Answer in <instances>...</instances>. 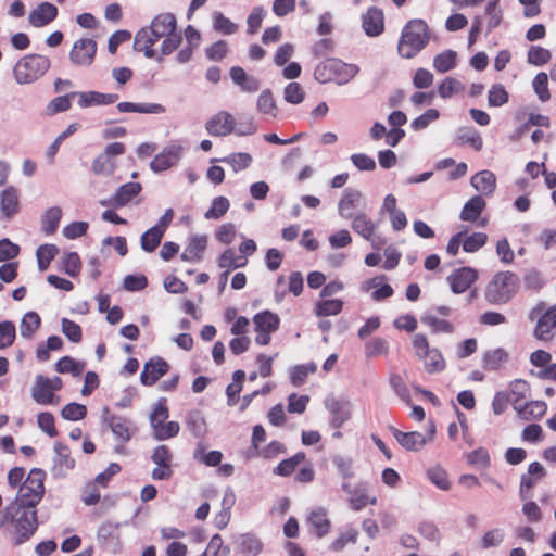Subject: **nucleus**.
<instances>
[{"label": "nucleus", "instance_id": "1", "mask_svg": "<svg viewBox=\"0 0 556 556\" xmlns=\"http://www.w3.org/2000/svg\"><path fill=\"white\" fill-rule=\"evenodd\" d=\"M177 29L176 17L173 13H160L151 22L150 26L137 31L134 40V49L143 52L144 56H155L153 46L164 36L170 35Z\"/></svg>", "mask_w": 556, "mask_h": 556}, {"label": "nucleus", "instance_id": "2", "mask_svg": "<svg viewBox=\"0 0 556 556\" xmlns=\"http://www.w3.org/2000/svg\"><path fill=\"white\" fill-rule=\"evenodd\" d=\"M7 518H9L7 530L12 543L16 546L30 540L39 527L37 509L17 504L9 503L7 505Z\"/></svg>", "mask_w": 556, "mask_h": 556}, {"label": "nucleus", "instance_id": "3", "mask_svg": "<svg viewBox=\"0 0 556 556\" xmlns=\"http://www.w3.org/2000/svg\"><path fill=\"white\" fill-rule=\"evenodd\" d=\"M430 38V28L424 20L413 18L408 21L401 33L397 45L399 54L404 59L416 56L427 47Z\"/></svg>", "mask_w": 556, "mask_h": 556}, {"label": "nucleus", "instance_id": "4", "mask_svg": "<svg viewBox=\"0 0 556 556\" xmlns=\"http://www.w3.org/2000/svg\"><path fill=\"white\" fill-rule=\"evenodd\" d=\"M359 72L355 64L344 63L340 59L330 58L320 62L314 71V77L321 84L334 81L344 85L351 81Z\"/></svg>", "mask_w": 556, "mask_h": 556}, {"label": "nucleus", "instance_id": "5", "mask_svg": "<svg viewBox=\"0 0 556 556\" xmlns=\"http://www.w3.org/2000/svg\"><path fill=\"white\" fill-rule=\"evenodd\" d=\"M46 472L34 468L29 471L24 482L20 485L15 498L11 502L20 506L37 509L45 495Z\"/></svg>", "mask_w": 556, "mask_h": 556}, {"label": "nucleus", "instance_id": "6", "mask_svg": "<svg viewBox=\"0 0 556 556\" xmlns=\"http://www.w3.org/2000/svg\"><path fill=\"white\" fill-rule=\"evenodd\" d=\"M517 288L518 277L515 273L498 271L486 285L484 298L490 304H505L514 296Z\"/></svg>", "mask_w": 556, "mask_h": 556}, {"label": "nucleus", "instance_id": "7", "mask_svg": "<svg viewBox=\"0 0 556 556\" xmlns=\"http://www.w3.org/2000/svg\"><path fill=\"white\" fill-rule=\"evenodd\" d=\"M529 319H536L533 337L543 343L554 340L556 337V303L545 308V303H538L529 313Z\"/></svg>", "mask_w": 556, "mask_h": 556}, {"label": "nucleus", "instance_id": "8", "mask_svg": "<svg viewBox=\"0 0 556 556\" xmlns=\"http://www.w3.org/2000/svg\"><path fill=\"white\" fill-rule=\"evenodd\" d=\"M50 59L41 54H28L16 62L13 75L18 84H30L43 76L50 68Z\"/></svg>", "mask_w": 556, "mask_h": 556}, {"label": "nucleus", "instance_id": "9", "mask_svg": "<svg viewBox=\"0 0 556 556\" xmlns=\"http://www.w3.org/2000/svg\"><path fill=\"white\" fill-rule=\"evenodd\" d=\"M63 387V381L60 377L53 378L43 375H37L35 382L31 387V397L40 405H55L60 403V396L55 394Z\"/></svg>", "mask_w": 556, "mask_h": 556}, {"label": "nucleus", "instance_id": "10", "mask_svg": "<svg viewBox=\"0 0 556 556\" xmlns=\"http://www.w3.org/2000/svg\"><path fill=\"white\" fill-rule=\"evenodd\" d=\"M103 419L110 427L112 433L115 437V441L117 442L115 447L116 453L125 454V445L130 441L136 431V428L131 426L130 420H128L126 417L112 415L108 407L103 409Z\"/></svg>", "mask_w": 556, "mask_h": 556}, {"label": "nucleus", "instance_id": "11", "mask_svg": "<svg viewBox=\"0 0 556 556\" xmlns=\"http://www.w3.org/2000/svg\"><path fill=\"white\" fill-rule=\"evenodd\" d=\"M253 324L256 332L255 342L258 345H268L271 334L279 328L280 319L277 314L270 311H263L254 315Z\"/></svg>", "mask_w": 556, "mask_h": 556}, {"label": "nucleus", "instance_id": "12", "mask_svg": "<svg viewBox=\"0 0 556 556\" xmlns=\"http://www.w3.org/2000/svg\"><path fill=\"white\" fill-rule=\"evenodd\" d=\"M173 459L174 455L167 445H157L153 448L151 460L156 465L151 472L153 480H169L173 475Z\"/></svg>", "mask_w": 556, "mask_h": 556}, {"label": "nucleus", "instance_id": "13", "mask_svg": "<svg viewBox=\"0 0 556 556\" xmlns=\"http://www.w3.org/2000/svg\"><path fill=\"white\" fill-rule=\"evenodd\" d=\"M98 46L91 38L76 40L70 51V61L74 66L89 67L96 59Z\"/></svg>", "mask_w": 556, "mask_h": 556}, {"label": "nucleus", "instance_id": "14", "mask_svg": "<svg viewBox=\"0 0 556 556\" xmlns=\"http://www.w3.org/2000/svg\"><path fill=\"white\" fill-rule=\"evenodd\" d=\"M362 27L369 37H377L384 31V14L378 7H369L362 15Z\"/></svg>", "mask_w": 556, "mask_h": 556}, {"label": "nucleus", "instance_id": "15", "mask_svg": "<svg viewBox=\"0 0 556 556\" xmlns=\"http://www.w3.org/2000/svg\"><path fill=\"white\" fill-rule=\"evenodd\" d=\"M205 128L212 136L224 137L235 130V119L230 113L220 111L206 122Z\"/></svg>", "mask_w": 556, "mask_h": 556}, {"label": "nucleus", "instance_id": "16", "mask_svg": "<svg viewBox=\"0 0 556 556\" xmlns=\"http://www.w3.org/2000/svg\"><path fill=\"white\" fill-rule=\"evenodd\" d=\"M478 271L471 267H462L455 269L448 277L447 281L452 291L456 294L464 293L477 280Z\"/></svg>", "mask_w": 556, "mask_h": 556}, {"label": "nucleus", "instance_id": "17", "mask_svg": "<svg viewBox=\"0 0 556 556\" xmlns=\"http://www.w3.org/2000/svg\"><path fill=\"white\" fill-rule=\"evenodd\" d=\"M139 182H127L122 185L116 192L108 200L100 201L102 206L122 207L128 204L141 191Z\"/></svg>", "mask_w": 556, "mask_h": 556}, {"label": "nucleus", "instance_id": "18", "mask_svg": "<svg viewBox=\"0 0 556 556\" xmlns=\"http://www.w3.org/2000/svg\"><path fill=\"white\" fill-rule=\"evenodd\" d=\"M169 369L168 363L162 357H153L149 359L140 374V381L143 386L154 384Z\"/></svg>", "mask_w": 556, "mask_h": 556}, {"label": "nucleus", "instance_id": "19", "mask_svg": "<svg viewBox=\"0 0 556 556\" xmlns=\"http://www.w3.org/2000/svg\"><path fill=\"white\" fill-rule=\"evenodd\" d=\"M509 362V353L504 348L485 350L481 355V367L485 371H498Z\"/></svg>", "mask_w": 556, "mask_h": 556}, {"label": "nucleus", "instance_id": "20", "mask_svg": "<svg viewBox=\"0 0 556 556\" xmlns=\"http://www.w3.org/2000/svg\"><path fill=\"white\" fill-rule=\"evenodd\" d=\"M207 247V237L205 235L193 236L189 239L180 258L185 262L197 263L203 258Z\"/></svg>", "mask_w": 556, "mask_h": 556}, {"label": "nucleus", "instance_id": "21", "mask_svg": "<svg viewBox=\"0 0 556 556\" xmlns=\"http://www.w3.org/2000/svg\"><path fill=\"white\" fill-rule=\"evenodd\" d=\"M76 97L78 98V105L80 108L109 105L115 103L119 98L116 93H102L99 91H76Z\"/></svg>", "mask_w": 556, "mask_h": 556}, {"label": "nucleus", "instance_id": "22", "mask_svg": "<svg viewBox=\"0 0 556 556\" xmlns=\"http://www.w3.org/2000/svg\"><path fill=\"white\" fill-rule=\"evenodd\" d=\"M54 451L56 456L54 458L52 471L58 476H65L68 470L75 467V459L71 455L70 447L61 442H56L54 444Z\"/></svg>", "mask_w": 556, "mask_h": 556}, {"label": "nucleus", "instance_id": "23", "mask_svg": "<svg viewBox=\"0 0 556 556\" xmlns=\"http://www.w3.org/2000/svg\"><path fill=\"white\" fill-rule=\"evenodd\" d=\"M248 258L245 256L236 255L232 249H226L218 257L217 265L222 273V278L228 280L231 270L247 266Z\"/></svg>", "mask_w": 556, "mask_h": 556}, {"label": "nucleus", "instance_id": "24", "mask_svg": "<svg viewBox=\"0 0 556 556\" xmlns=\"http://www.w3.org/2000/svg\"><path fill=\"white\" fill-rule=\"evenodd\" d=\"M392 434L399 444L407 451H418L427 443V438L418 431L403 432L393 428Z\"/></svg>", "mask_w": 556, "mask_h": 556}, {"label": "nucleus", "instance_id": "25", "mask_svg": "<svg viewBox=\"0 0 556 556\" xmlns=\"http://www.w3.org/2000/svg\"><path fill=\"white\" fill-rule=\"evenodd\" d=\"M58 16V8L50 2L40 3L29 14V23L35 27H42L51 23Z\"/></svg>", "mask_w": 556, "mask_h": 556}, {"label": "nucleus", "instance_id": "26", "mask_svg": "<svg viewBox=\"0 0 556 556\" xmlns=\"http://www.w3.org/2000/svg\"><path fill=\"white\" fill-rule=\"evenodd\" d=\"M180 157V148H172L156 154L150 163L153 172H164L176 165Z\"/></svg>", "mask_w": 556, "mask_h": 556}, {"label": "nucleus", "instance_id": "27", "mask_svg": "<svg viewBox=\"0 0 556 556\" xmlns=\"http://www.w3.org/2000/svg\"><path fill=\"white\" fill-rule=\"evenodd\" d=\"M0 211L4 218L10 219L20 211L18 193L14 187H8L0 194Z\"/></svg>", "mask_w": 556, "mask_h": 556}, {"label": "nucleus", "instance_id": "28", "mask_svg": "<svg viewBox=\"0 0 556 556\" xmlns=\"http://www.w3.org/2000/svg\"><path fill=\"white\" fill-rule=\"evenodd\" d=\"M362 200L363 194L361 191L346 189L338 204L339 214L344 218H351Z\"/></svg>", "mask_w": 556, "mask_h": 556}, {"label": "nucleus", "instance_id": "29", "mask_svg": "<svg viewBox=\"0 0 556 556\" xmlns=\"http://www.w3.org/2000/svg\"><path fill=\"white\" fill-rule=\"evenodd\" d=\"M547 409L544 401H530L525 404H515V410L523 420H533L542 418Z\"/></svg>", "mask_w": 556, "mask_h": 556}, {"label": "nucleus", "instance_id": "30", "mask_svg": "<svg viewBox=\"0 0 556 556\" xmlns=\"http://www.w3.org/2000/svg\"><path fill=\"white\" fill-rule=\"evenodd\" d=\"M116 109L121 113L161 114L165 112V106L159 103L119 102Z\"/></svg>", "mask_w": 556, "mask_h": 556}, {"label": "nucleus", "instance_id": "31", "mask_svg": "<svg viewBox=\"0 0 556 556\" xmlns=\"http://www.w3.org/2000/svg\"><path fill=\"white\" fill-rule=\"evenodd\" d=\"M486 202L481 195L470 198L464 205L459 218L464 222H476L484 211Z\"/></svg>", "mask_w": 556, "mask_h": 556}, {"label": "nucleus", "instance_id": "32", "mask_svg": "<svg viewBox=\"0 0 556 556\" xmlns=\"http://www.w3.org/2000/svg\"><path fill=\"white\" fill-rule=\"evenodd\" d=\"M230 78L238 85L241 90L247 92H255L260 88L258 80L253 76H248L245 71L240 66H232L230 68Z\"/></svg>", "mask_w": 556, "mask_h": 556}, {"label": "nucleus", "instance_id": "33", "mask_svg": "<svg viewBox=\"0 0 556 556\" xmlns=\"http://www.w3.org/2000/svg\"><path fill=\"white\" fill-rule=\"evenodd\" d=\"M230 78L238 85L241 90L247 92H255L260 88L258 80L253 76H248L245 71L240 66H232L230 68Z\"/></svg>", "mask_w": 556, "mask_h": 556}, {"label": "nucleus", "instance_id": "34", "mask_svg": "<svg viewBox=\"0 0 556 556\" xmlns=\"http://www.w3.org/2000/svg\"><path fill=\"white\" fill-rule=\"evenodd\" d=\"M230 78L238 85L241 90L247 92H255L260 88L258 80L253 76H248L245 71L240 66H232L230 68Z\"/></svg>", "mask_w": 556, "mask_h": 556}, {"label": "nucleus", "instance_id": "35", "mask_svg": "<svg viewBox=\"0 0 556 556\" xmlns=\"http://www.w3.org/2000/svg\"><path fill=\"white\" fill-rule=\"evenodd\" d=\"M230 78L238 85L241 90L247 92H255L260 88L258 80L253 76H248L245 71L240 66H232L230 68Z\"/></svg>", "mask_w": 556, "mask_h": 556}, {"label": "nucleus", "instance_id": "36", "mask_svg": "<svg viewBox=\"0 0 556 556\" xmlns=\"http://www.w3.org/2000/svg\"><path fill=\"white\" fill-rule=\"evenodd\" d=\"M472 187L484 195H490L496 187L495 175L490 170H481L471 177Z\"/></svg>", "mask_w": 556, "mask_h": 556}, {"label": "nucleus", "instance_id": "37", "mask_svg": "<svg viewBox=\"0 0 556 556\" xmlns=\"http://www.w3.org/2000/svg\"><path fill=\"white\" fill-rule=\"evenodd\" d=\"M306 459L304 452H298L293 456L281 460L274 469V475L280 477H290L300 464H303Z\"/></svg>", "mask_w": 556, "mask_h": 556}, {"label": "nucleus", "instance_id": "38", "mask_svg": "<svg viewBox=\"0 0 556 556\" xmlns=\"http://www.w3.org/2000/svg\"><path fill=\"white\" fill-rule=\"evenodd\" d=\"M308 522L318 538L326 535L331 527L327 513L323 508H317L309 514Z\"/></svg>", "mask_w": 556, "mask_h": 556}, {"label": "nucleus", "instance_id": "39", "mask_svg": "<svg viewBox=\"0 0 556 556\" xmlns=\"http://www.w3.org/2000/svg\"><path fill=\"white\" fill-rule=\"evenodd\" d=\"M352 229L366 240H371L376 225L365 213H359L352 220Z\"/></svg>", "mask_w": 556, "mask_h": 556}, {"label": "nucleus", "instance_id": "40", "mask_svg": "<svg viewBox=\"0 0 556 556\" xmlns=\"http://www.w3.org/2000/svg\"><path fill=\"white\" fill-rule=\"evenodd\" d=\"M316 302L315 315L318 317L336 316L343 309V301L340 299H326Z\"/></svg>", "mask_w": 556, "mask_h": 556}, {"label": "nucleus", "instance_id": "41", "mask_svg": "<svg viewBox=\"0 0 556 556\" xmlns=\"http://www.w3.org/2000/svg\"><path fill=\"white\" fill-rule=\"evenodd\" d=\"M85 367V362L76 361L71 356H63L55 364V370L58 372L72 374L74 377L80 376Z\"/></svg>", "mask_w": 556, "mask_h": 556}, {"label": "nucleus", "instance_id": "42", "mask_svg": "<svg viewBox=\"0 0 556 556\" xmlns=\"http://www.w3.org/2000/svg\"><path fill=\"white\" fill-rule=\"evenodd\" d=\"M62 211L58 206L50 207L46 211L41 219V229L47 236L53 235L60 224Z\"/></svg>", "mask_w": 556, "mask_h": 556}, {"label": "nucleus", "instance_id": "43", "mask_svg": "<svg viewBox=\"0 0 556 556\" xmlns=\"http://www.w3.org/2000/svg\"><path fill=\"white\" fill-rule=\"evenodd\" d=\"M425 370L428 374L440 372L445 369L446 363L439 349H431L424 357Z\"/></svg>", "mask_w": 556, "mask_h": 556}, {"label": "nucleus", "instance_id": "44", "mask_svg": "<svg viewBox=\"0 0 556 556\" xmlns=\"http://www.w3.org/2000/svg\"><path fill=\"white\" fill-rule=\"evenodd\" d=\"M164 233L161 229L155 228L154 226L144 231L140 239L141 249L144 252L152 253L160 245Z\"/></svg>", "mask_w": 556, "mask_h": 556}, {"label": "nucleus", "instance_id": "45", "mask_svg": "<svg viewBox=\"0 0 556 556\" xmlns=\"http://www.w3.org/2000/svg\"><path fill=\"white\" fill-rule=\"evenodd\" d=\"M58 253L59 248L55 244L46 243L40 245L36 252L39 270H47L50 266V263L58 255Z\"/></svg>", "mask_w": 556, "mask_h": 556}, {"label": "nucleus", "instance_id": "46", "mask_svg": "<svg viewBox=\"0 0 556 556\" xmlns=\"http://www.w3.org/2000/svg\"><path fill=\"white\" fill-rule=\"evenodd\" d=\"M41 325V318L36 312L26 313L21 321L20 331L24 338H31Z\"/></svg>", "mask_w": 556, "mask_h": 556}, {"label": "nucleus", "instance_id": "47", "mask_svg": "<svg viewBox=\"0 0 556 556\" xmlns=\"http://www.w3.org/2000/svg\"><path fill=\"white\" fill-rule=\"evenodd\" d=\"M456 52L445 50L437 54L433 59V67L439 73H446L456 66Z\"/></svg>", "mask_w": 556, "mask_h": 556}, {"label": "nucleus", "instance_id": "48", "mask_svg": "<svg viewBox=\"0 0 556 556\" xmlns=\"http://www.w3.org/2000/svg\"><path fill=\"white\" fill-rule=\"evenodd\" d=\"M389 353V342L380 337H375L365 343V355L367 358L384 356Z\"/></svg>", "mask_w": 556, "mask_h": 556}, {"label": "nucleus", "instance_id": "49", "mask_svg": "<svg viewBox=\"0 0 556 556\" xmlns=\"http://www.w3.org/2000/svg\"><path fill=\"white\" fill-rule=\"evenodd\" d=\"M358 531L355 528H348L340 532L339 535L332 541L329 548L332 552H341L348 544H355L357 542Z\"/></svg>", "mask_w": 556, "mask_h": 556}, {"label": "nucleus", "instance_id": "50", "mask_svg": "<svg viewBox=\"0 0 556 556\" xmlns=\"http://www.w3.org/2000/svg\"><path fill=\"white\" fill-rule=\"evenodd\" d=\"M75 97L76 91L52 99L46 108L47 115L52 116L58 113L70 110L72 106V99H74Z\"/></svg>", "mask_w": 556, "mask_h": 556}, {"label": "nucleus", "instance_id": "51", "mask_svg": "<svg viewBox=\"0 0 556 556\" xmlns=\"http://www.w3.org/2000/svg\"><path fill=\"white\" fill-rule=\"evenodd\" d=\"M459 144H470L476 151H480L483 147L481 135L473 128H462L457 134Z\"/></svg>", "mask_w": 556, "mask_h": 556}, {"label": "nucleus", "instance_id": "52", "mask_svg": "<svg viewBox=\"0 0 556 556\" xmlns=\"http://www.w3.org/2000/svg\"><path fill=\"white\" fill-rule=\"evenodd\" d=\"M257 111L264 115L276 117L278 109L273 92L269 89L262 91L258 96Z\"/></svg>", "mask_w": 556, "mask_h": 556}, {"label": "nucleus", "instance_id": "53", "mask_svg": "<svg viewBox=\"0 0 556 556\" xmlns=\"http://www.w3.org/2000/svg\"><path fill=\"white\" fill-rule=\"evenodd\" d=\"M317 366L315 363H308L303 365H296L292 368L290 374L291 383L295 387L303 384L306 378L316 372Z\"/></svg>", "mask_w": 556, "mask_h": 556}, {"label": "nucleus", "instance_id": "54", "mask_svg": "<svg viewBox=\"0 0 556 556\" xmlns=\"http://www.w3.org/2000/svg\"><path fill=\"white\" fill-rule=\"evenodd\" d=\"M488 242V235L484 232H473L463 237V250L467 253H475L484 247Z\"/></svg>", "mask_w": 556, "mask_h": 556}, {"label": "nucleus", "instance_id": "55", "mask_svg": "<svg viewBox=\"0 0 556 556\" xmlns=\"http://www.w3.org/2000/svg\"><path fill=\"white\" fill-rule=\"evenodd\" d=\"M500 0H491L485 7V14L489 15L486 24V33H491L498 27L503 21V11L498 7Z\"/></svg>", "mask_w": 556, "mask_h": 556}, {"label": "nucleus", "instance_id": "56", "mask_svg": "<svg viewBox=\"0 0 556 556\" xmlns=\"http://www.w3.org/2000/svg\"><path fill=\"white\" fill-rule=\"evenodd\" d=\"M187 428L195 438H203L206 433V422L200 412H191L187 418Z\"/></svg>", "mask_w": 556, "mask_h": 556}, {"label": "nucleus", "instance_id": "57", "mask_svg": "<svg viewBox=\"0 0 556 556\" xmlns=\"http://www.w3.org/2000/svg\"><path fill=\"white\" fill-rule=\"evenodd\" d=\"M230 203L226 197H216L213 199L211 207L205 212L206 219H219L229 210Z\"/></svg>", "mask_w": 556, "mask_h": 556}, {"label": "nucleus", "instance_id": "58", "mask_svg": "<svg viewBox=\"0 0 556 556\" xmlns=\"http://www.w3.org/2000/svg\"><path fill=\"white\" fill-rule=\"evenodd\" d=\"M421 321L431 328V330L435 333H453L455 328L454 326L445 319H440L434 315L427 314L421 317Z\"/></svg>", "mask_w": 556, "mask_h": 556}, {"label": "nucleus", "instance_id": "59", "mask_svg": "<svg viewBox=\"0 0 556 556\" xmlns=\"http://www.w3.org/2000/svg\"><path fill=\"white\" fill-rule=\"evenodd\" d=\"M464 89H465V87L459 80H457L453 77H446L439 85L438 92L441 98L446 99V98H451L452 96L462 92Z\"/></svg>", "mask_w": 556, "mask_h": 556}, {"label": "nucleus", "instance_id": "60", "mask_svg": "<svg viewBox=\"0 0 556 556\" xmlns=\"http://www.w3.org/2000/svg\"><path fill=\"white\" fill-rule=\"evenodd\" d=\"M350 506L353 510H361L366 507L367 504L375 505L377 503V498L372 497L369 498L366 494L365 489L357 488L353 491L352 495L350 496Z\"/></svg>", "mask_w": 556, "mask_h": 556}, {"label": "nucleus", "instance_id": "61", "mask_svg": "<svg viewBox=\"0 0 556 556\" xmlns=\"http://www.w3.org/2000/svg\"><path fill=\"white\" fill-rule=\"evenodd\" d=\"M389 383L394 392L401 397V400H403L406 404H410L412 397L409 389L399 374H391L389 377Z\"/></svg>", "mask_w": 556, "mask_h": 556}, {"label": "nucleus", "instance_id": "62", "mask_svg": "<svg viewBox=\"0 0 556 556\" xmlns=\"http://www.w3.org/2000/svg\"><path fill=\"white\" fill-rule=\"evenodd\" d=\"M265 16H266V11L263 7H261V5L254 7L247 20L248 34H250V35L256 34L258 31V29L261 28Z\"/></svg>", "mask_w": 556, "mask_h": 556}, {"label": "nucleus", "instance_id": "63", "mask_svg": "<svg viewBox=\"0 0 556 556\" xmlns=\"http://www.w3.org/2000/svg\"><path fill=\"white\" fill-rule=\"evenodd\" d=\"M523 285L526 289L539 292L544 286L542 274L535 268L528 269L523 275Z\"/></svg>", "mask_w": 556, "mask_h": 556}, {"label": "nucleus", "instance_id": "64", "mask_svg": "<svg viewBox=\"0 0 556 556\" xmlns=\"http://www.w3.org/2000/svg\"><path fill=\"white\" fill-rule=\"evenodd\" d=\"M509 100V94L501 84L493 85L489 90L488 101L491 106H502Z\"/></svg>", "mask_w": 556, "mask_h": 556}]
</instances>
